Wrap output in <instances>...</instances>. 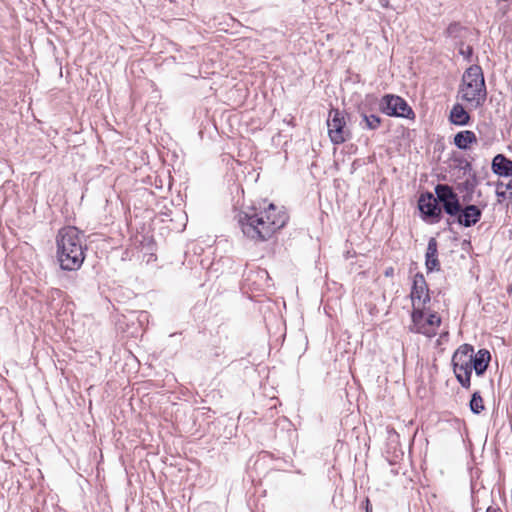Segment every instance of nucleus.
<instances>
[{"instance_id": "nucleus-1", "label": "nucleus", "mask_w": 512, "mask_h": 512, "mask_svg": "<svg viewBox=\"0 0 512 512\" xmlns=\"http://www.w3.org/2000/svg\"><path fill=\"white\" fill-rule=\"evenodd\" d=\"M56 245L60 268L65 271L79 270L87 249L82 232L74 226L63 227L58 231Z\"/></svg>"}, {"instance_id": "nucleus-2", "label": "nucleus", "mask_w": 512, "mask_h": 512, "mask_svg": "<svg viewBox=\"0 0 512 512\" xmlns=\"http://www.w3.org/2000/svg\"><path fill=\"white\" fill-rule=\"evenodd\" d=\"M458 97L474 109L484 105L487 98V89L484 74L479 65H471L463 73Z\"/></svg>"}, {"instance_id": "nucleus-3", "label": "nucleus", "mask_w": 512, "mask_h": 512, "mask_svg": "<svg viewBox=\"0 0 512 512\" xmlns=\"http://www.w3.org/2000/svg\"><path fill=\"white\" fill-rule=\"evenodd\" d=\"M238 224L245 237L254 241H266L272 235L283 227V219L272 222H263V217L259 216L255 209L250 212L241 211L237 215Z\"/></svg>"}, {"instance_id": "nucleus-4", "label": "nucleus", "mask_w": 512, "mask_h": 512, "mask_svg": "<svg viewBox=\"0 0 512 512\" xmlns=\"http://www.w3.org/2000/svg\"><path fill=\"white\" fill-rule=\"evenodd\" d=\"M474 352V347L470 344H462L452 356L453 372L459 384L469 389L471 386V353Z\"/></svg>"}, {"instance_id": "nucleus-5", "label": "nucleus", "mask_w": 512, "mask_h": 512, "mask_svg": "<svg viewBox=\"0 0 512 512\" xmlns=\"http://www.w3.org/2000/svg\"><path fill=\"white\" fill-rule=\"evenodd\" d=\"M411 318L410 331L423 334L429 338L437 334V329L441 324V318L436 313H430L425 317L424 308L419 306L413 309Z\"/></svg>"}, {"instance_id": "nucleus-6", "label": "nucleus", "mask_w": 512, "mask_h": 512, "mask_svg": "<svg viewBox=\"0 0 512 512\" xmlns=\"http://www.w3.org/2000/svg\"><path fill=\"white\" fill-rule=\"evenodd\" d=\"M328 136L334 145H340L351 138L347 128L346 114L339 109H331L327 119Z\"/></svg>"}, {"instance_id": "nucleus-7", "label": "nucleus", "mask_w": 512, "mask_h": 512, "mask_svg": "<svg viewBox=\"0 0 512 512\" xmlns=\"http://www.w3.org/2000/svg\"><path fill=\"white\" fill-rule=\"evenodd\" d=\"M379 109L382 113L391 117H400L406 119H414L415 113L402 97L386 94L379 103Z\"/></svg>"}, {"instance_id": "nucleus-8", "label": "nucleus", "mask_w": 512, "mask_h": 512, "mask_svg": "<svg viewBox=\"0 0 512 512\" xmlns=\"http://www.w3.org/2000/svg\"><path fill=\"white\" fill-rule=\"evenodd\" d=\"M436 197L442 209L449 216L459 213L461 206L459 197L453 188L447 184H438L435 187Z\"/></svg>"}, {"instance_id": "nucleus-9", "label": "nucleus", "mask_w": 512, "mask_h": 512, "mask_svg": "<svg viewBox=\"0 0 512 512\" xmlns=\"http://www.w3.org/2000/svg\"><path fill=\"white\" fill-rule=\"evenodd\" d=\"M418 208L425 221L431 224L438 223L442 218V208L439 205L437 197H434L431 192H426L420 195L418 199Z\"/></svg>"}, {"instance_id": "nucleus-10", "label": "nucleus", "mask_w": 512, "mask_h": 512, "mask_svg": "<svg viewBox=\"0 0 512 512\" xmlns=\"http://www.w3.org/2000/svg\"><path fill=\"white\" fill-rule=\"evenodd\" d=\"M427 282L422 273H417L414 276L412 289H411V299L413 302V309L415 307L425 308L426 304L430 302V293Z\"/></svg>"}, {"instance_id": "nucleus-11", "label": "nucleus", "mask_w": 512, "mask_h": 512, "mask_svg": "<svg viewBox=\"0 0 512 512\" xmlns=\"http://www.w3.org/2000/svg\"><path fill=\"white\" fill-rule=\"evenodd\" d=\"M482 216V210L473 204L460 206L459 213L454 215L456 222L463 227H471L477 224Z\"/></svg>"}, {"instance_id": "nucleus-12", "label": "nucleus", "mask_w": 512, "mask_h": 512, "mask_svg": "<svg viewBox=\"0 0 512 512\" xmlns=\"http://www.w3.org/2000/svg\"><path fill=\"white\" fill-rule=\"evenodd\" d=\"M491 354L487 349H480L471 353V365L477 376H482L489 365Z\"/></svg>"}, {"instance_id": "nucleus-13", "label": "nucleus", "mask_w": 512, "mask_h": 512, "mask_svg": "<svg viewBox=\"0 0 512 512\" xmlns=\"http://www.w3.org/2000/svg\"><path fill=\"white\" fill-rule=\"evenodd\" d=\"M425 266L428 272L440 270V262L438 260V243L434 237L428 241L425 254Z\"/></svg>"}, {"instance_id": "nucleus-14", "label": "nucleus", "mask_w": 512, "mask_h": 512, "mask_svg": "<svg viewBox=\"0 0 512 512\" xmlns=\"http://www.w3.org/2000/svg\"><path fill=\"white\" fill-rule=\"evenodd\" d=\"M492 172L501 177H512V160L503 154H497L491 164Z\"/></svg>"}, {"instance_id": "nucleus-15", "label": "nucleus", "mask_w": 512, "mask_h": 512, "mask_svg": "<svg viewBox=\"0 0 512 512\" xmlns=\"http://www.w3.org/2000/svg\"><path fill=\"white\" fill-rule=\"evenodd\" d=\"M470 114L466 111L462 104L453 105L449 114V121L456 126H466L470 123Z\"/></svg>"}, {"instance_id": "nucleus-16", "label": "nucleus", "mask_w": 512, "mask_h": 512, "mask_svg": "<svg viewBox=\"0 0 512 512\" xmlns=\"http://www.w3.org/2000/svg\"><path fill=\"white\" fill-rule=\"evenodd\" d=\"M454 145L460 150H467L472 144L477 143V136L471 130H462L455 134Z\"/></svg>"}, {"instance_id": "nucleus-17", "label": "nucleus", "mask_w": 512, "mask_h": 512, "mask_svg": "<svg viewBox=\"0 0 512 512\" xmlns=\"http://www.w3.org/2000/svg\"><path fill=\"white\" fill-rule=\"evenodd\" d=\"M259 216L263 217V222L266 221H276L283 219V227L288 221V215L286 212L279 210L274 204H269L268 207L260 212H257Z\"/></svg>"}, {"instance_id": "nucleus-18", "label": "nucleus", "mask_w": 512, "mask_h": 512, "mask_svg": "<svg viewBox=\"0 0 512 512\" xmlns=\"http://www.w3.org/2000/svg\"><path fill=\"white\" fill-rule=\"evenodd\" d=\"M360 116L362 118L360 126L363 129L376 130L381 124V118L378 115L361 112Z\"/></svg>"}, {"instance_id": "nucleus-19", "label": "nucleus", "mask_w": 512, "mask_h": 512, "mask_svg": "<svg viewBox=\"0 0 512 512\" xmlns=\"http://www.w3.org/2000/svg\"><path fill=\"white\" fill-rule=\"evenodd\" d=\"M469 407H470L471 412L476 415L480 414L485 409L483 398L480 395L479 391H475L472 394L470 402H469Z\"/></svg>"}, {"instance_id": "nucleus-20", "label": "nucleus", "mask_w": 512, "mask_h": 512, "mask_svg": "<svg viewBox=\"0 0 512 512\" xmlns=\"http://www.w3.org/2000/svg\"><path fill=\"white\" fill-rule=\"evenodd\" d=\"M459 54L462 55L465 60L470 62L473 55V47L462 43L459 47Z\"/></svg>"}, {"instance_id": "nucleus-21", "label": "nucleus", "mask_w": 512, "mask_h": 512, "mask_svg": "<svg viewBox=\"0 0 512 512\" xmlns=\"http://www.w3.org/2000/svg\"><path fill=\"white\" fill-rule=\"evenodd\" d=\"M496 196L500 199H505L508 197L507 193H506V189L504 188V183L503 182H498L496 184Z\"/></svg>"}, {"instance_id": "nucleus-22", "label": "nucleus", "mask_w": 512, "mask_h": 512, "mask_svg": "<svg viewBox=\"0 0 512 512\" xmlns=\"http://www.w3.org/2000/svg\"><path fill=\"white\" fill-rule=\"evenodd\" d=\"M504 188L506 190H510L511 191L509 193V198L512 199V176H511V180L507 184H504Z\"/></svg>"}, {"instance_id": "nucleus-23", "label": "nucleus", "mask_w": 512, "mask_h": 512, "mask_svg": "<svg viewBox=\"0 0 512 512\" xmlns=\"http://www.w3.org/2000/svg\"><path fill=\"white\" fill-rule=\"evenodd\" d=\"M384 275L386 277H392L394 275V268L393 267L386 268V270L384 271Z\"/></svg>"}, {"instance_id": "nucleus-24", "label": "nucleus", "mask_w": 512, "mask_h": 512, "mask_svg": "<svg viewBox=\"0 0 512 512\" xmlns=\"http://www.w3.org/2000/svg\"><path fill=\"white\" fill-rule=\"evenodd\" d=\"M398 437H399V435L397 434V432H396V431H394V430L389 431V439H390L391 441H394V440H395V439H397Z\"/></svg>"}, {"instance_id": "nucleus-25", "label": "nucleus", "mask_w": 512, "mask_h": 512, "mask_svg": "<svg viewBox=\"0 0 512 512\" xmlns=\"http://www.w3.org/2000/svg\"><path fill=\"white\" fill-rule=\"evenodd\" d=\"M486 512H501V509L498 506H489L487 507Z\"/></svg>"}, {"instance_id": "nucleus-26", "label": "nucleus", "mask_w": 512, "mask_h": 512, "mask_svg": "<svg viewBox=\"0 0 512 512\" xmlns=\"http://www.w3.org/2000/svg\"><path fill=\"white\" fill-rule=\"evenodd\" d=\"M51 293L52 296H60L62 294V291L60 289H53Z\"/></svg>"}, {"instance_id": "nucleus-27", "label": "nucleus", "mask_w": 512, "mask_h": 512, "mask_svg": "<svg viewBox=\"0 0 512 512\" xmlns=\"http://www.w3.org/2000/svg\"><path fill=\"white\" fill-rule=\"evenodd\" d=\"M365 502H366V512H372V508H371L369 499H366Z\"/></svg>"}, {"instance_id": "nucleus-28", "label": "nucleus", "mask_w": 512, "mask_h": 512, "mask_svg": "<svg viewBox=\"0 0 512 512\" xmlns=\"http://www.w3.org/2000/svg\"><path fill=\"white\" fill-rule=\"evenodd\" d=\"M508 292H509V294H511V295H512V285H511V286H510V288L508 289Z\"/></svg>"}]
</instances>
